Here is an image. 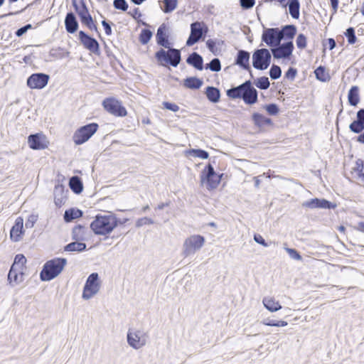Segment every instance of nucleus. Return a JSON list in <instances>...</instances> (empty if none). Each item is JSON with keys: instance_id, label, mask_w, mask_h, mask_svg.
<instances>
[{"instance_id": "nucleus-5", "label": "nucleus", "mask_w": 364, "mask_h": 364, "mask_svg": "<svg viewBox=\"0 0 364 364\" xmlns=\"http://www.w3.org/2000/svg\"><path fill=\"white\" fill-rule=\"evenodd\" d=\"M149 339L147 332L141 329L129 328L127 335V343L135 350H139L144 347Z\"/></svg>"}, {"instance_id": "nucleus-32", "label": "nucleus", "mask_w": 364, "mask_h": 364, "mask_svg": "<svg viewBox=\"0 0 364 364\" xmlns=\"http://www.w3.org/2000/svg\"><path fill=\"white\" fill-rule=\"evenodd\" d=\"M348 99L349 104L352 106H356L358 104L360 98L358 88L357 86H353L350 89L348 95Z\"/></svg>"}, {"instance_id": "nucleus-27", "label": "nucleus", "mask_w": 364, "mask_h": 364, "mask_svg": "<svg viewBox=\"0 0 364 364\" xmlns=\"http://www.w3.org/2000/svg\"><path fill=\"white\" fill-rule=\"evenodd\" d=\"M72 238L76 241H82L85 239V228L78 225L73 228L72 231Z\"/></svg>"}, {"instance_id": "nucleus-63", "label": "nucleus", "mask_w": 364, "mask_h": 364, "mask_svg": "<svg viewBox=\"0 0 364 364\" xmlns=\"http://www.w3.org/2000/svg\"><path fill=\"white\" fill-rule=\"evenodd\" d=\"M262 323L265 326L277 327V321L274 320L265 319L262 321Z\"/></svg>"}, {"instance_id": "nucleus-54", "label": "nucleus", "mask_w": 364, "mask_h": 364, "mask_svg": "<svg viewBox=\"0 0 364 364\" xmlns=\"http://www.w3.org/2000/svg\"><path fill=\"white\" fill-rule=\"evenodd\" d=\"M163 105H164V108H166L168 110H171L172 112H176L179 110V107L176 104H174V103H171L168 102H164Z\"/></svg>"}, {"instance_id": "nucleus-7", "label": "nucleus", "mask_w": 364, "mask_h": 364, "mask_svg": "<svg viewBox=\"0 0 364 364\" xmlns=\"http://www.w3.org/2000/svg\"><path fill=\"white\" fill-rule=\"evenodd\" d=\"M98 124L97 123H90L77 129L73 136V139L76 145H80L88 141L92 136L97 131Z\"/></svg>"}, {"instance_id": "nucleus-52", "label": "nucleus", "mask_w": 364, "mask_h": 364, "mask_svg": "<svg viewBox=\"0 0 364 364\" xmlns=\"http://www.w3.org/2000/svg\"><path fill=\"white\" fill-rule=\"evenodd\" d=\"M154 222L152 219L144 217L137 220V221L136 222V226L137 228H140L145 225H152L154 224Z\"/></svg>"}, {"instance_id": "nucleus-26", "label": "nucleus", "mask_w": 364, "mask_h": 364, "mask_svg": "<svg viewBox=\"0 0 364 364\" xmlns=\"http://www.w3.org/2000/svg\"><path fill=\"white\" fill-rule=\"evenodd\" d=\"M72 4L80 18L89 13L83 0H72Z\"/></svg>"}, {"instance_id": "nucleus-37", "label": "nucleus", "mask_w": 364, "mask_h": 364, "mask_svg": "<svg viewBox=\"0 0 364 364\" xmlns=\"http://www.w3.org/2000/svg\"><path fill=\"white\" fill-rule=\"evenodd\" d=\"M82 215V212L78 209H69L65 210L64 214V220L66 222H70L73 219L80 218Z\"/></svg>"}, {"instance_id": "nucleus-1", "label": "nucleus", "mask_w": 364, "mask_h": 364, "mask_svg": "<svg viewBox=\"0 0 364 364\" xmlns=\"http://www.w3.org/2000/svg\"><path fill=\"white\" fill-rule=\"evenodd\" d=\"M118 225V219L114 214L97 215L90 224L95 235H105L113 231Z\"/></svg>"}, {"instance_id": "nucleus-41", "label": "nucleus", "mask_w": 364, "mask_h": 364, "mask_svg": "<svg viewBox=\"0 0 364 364\" xmlns=\"http://www.w3.org/2000/svg\"><path fill=\"white\" fill-rule=\"evenodd\" d=\"M315 75L318 80L322 82H326L329 79V75L326 73L325 68L319 66L314 71Z\"/></svg>"}, {"instance_id": "nucleus-22", "label": "nucleus", "mask_w": 364, "mask_h": 364, "mask_svg": "<svg viewBox=\"0 0 364 364\" xmlns=\"http://www.w3.org/2000/svg\"><path fill=\"white\" fill-rule=\"evenodd\" d=\"M249 60L250 53L246 50H240L237 53L235 63L243 69L250 71Z\"/></svg>"}, {"instance_id": "nucleus-34", "label": "nucleus", "mask_w": 364, "mask_h": 364, "mask_svg": "<svg viewBox=\"0 0 364 364\" xmlns=\"http://www.w3.org/2000/svg\"><path fill=\"white\" fill-rule=\"evenodd\" d=\"M252 119L255 124L259 127L272 124V119L270 118L266 117L259 113L253 114Z\"/></svg>"}, {"instance_id": "nucleus-25", "label": "nucleus", "mask_w": 364, "mask_h": 364, "mask_svg": "<svg viewBox=\"0 0 364 364\" xmlns=\"http://www.w3.org/2000/svg\"><path fill=\"white\" fill-rule=\"evenodd\" d=\"M264 307L271 312H275L282 309V306L279 301H276L274 298L267 296L262 300Z\"/></svg>"}, {"instance_id": "nucleus-43", "label": "nucleus", "mask_w": 364, "mask_h": 364, "mask_svg": "<svg viewBox=\"0 0 364 364\" xmlns=\"http://www.w3.org/2000/svg\"><path fill=\"white\" fill-rule=\"evenodd\" d=\"M255 84L261 90H267L270 85L268 77L264 76L259 77L257 81L255 82Z\"/></svg>"}, {"instance_id": "nucleus-53", "label": "nucleus", "mask_w": 364, "mask_h": 364, "mask_svg": "<svg viewBox=\"0 0 364 364\" xmlns=\"http://www.w3.org/2000/svg\"><path fill=\"white\" fill-rule=\"evenodd\" d=\"M265 109L270 115H276L279 112V108L276 104L267 105Z\"/></svg>"}, {"instance_id": "nucleus-19", "label": "nucleus", "mask_w": 364, "mask_h": 364, "mask_svg": "<svg viewBox=\"0 0 364 364\" xmlns=\"http://www.w3.org/2000/svg\"><path fill=\"white\" fill-rule=\"evenodd\" d=\"M303 206L314 208L333 209L336 207V204L326 199L313 198L303 203Z\"/></svg>"}, {"instance_id": "nucleus-59", "label": "nucleus", "mask_w": 364, "mask_h": 364, "mask_svg": "<svg viewBox=\"0 0 364 364\" xmlns=\"http://www.w3.org/2000/svg\"><path fill=\"white\" fill-rule=\"evenodd\" d=\"M254 240L257 243L260 244L264 247H268V244L260 235H255Z\"/></svg>"}, {"instance_id": "nucleus-35", "label": "nucleus", "mask_w": 364, "mask_h": 364, "mask_svg": "<svg viewBox=\"0 0 364 364\" xmlns=\"http://www.w3.org/2000/svg\"><path fill=\"white\" fill-rule=\"evenodd\" d=\"M245 82L241 84L239 86L232 87L231 89H229L227 91V95L232 99H237V98H242V92L245 88Z\"/></svg>"}, {"instance_id": "nucleus-6", "label": "nucleus", "mask_w": 364, "mask_h": 364, "mask_svg": "<svg viewBox=\"0 0 364 364\" xmlns=\"http://www.w3.org/2000/svg\"><path fill=\"white\" fill-rule=\"evenodd\" d=\"M222 174L217 173L213 166L208 164L200 173V182L205 184L209 190L215 189L219 185L221 180Z\"/></svg>"}, {"instance_id": "nucleus-60", "label": "nucleus", "mask_w": 364, "mask_h": 364, "mask_svg": "<svg viewBox=\"0 0 364 364\" xmlns=\"http://www.w3.org/2000/svg\"><path fill=\"white\" fill-rule=\"evenodd\" d=\"M102 25L104 27L105 33L107 36H110L112 34V28L109 23L104 20L102 21Z\"/></svg>"}, {"instance_id": "nucleus-51", "label": "nucleus", "mask_w": 364, "mask_h": 364, "mask_svg": "<svg viewBox=\"0 0 364 364\" xmlns=\"http://www.w3.org/2000/svg\"><path fill=\"white\" fill-rule=\"evenodd\" d=\"M285 250L289 254V257L295 260H301L302 257L300 254L295 250L292 248L286 247Z\"/></svg>"}, {"instance_id": "nucleus-24", "label": "nucleus", "mask_w": 364, "mask_h": 364, "mask_svg": "<svg viewBox=\"0 0 364 364\" xmlns=\"http://www.w3.org/2000/svg\"><path fill=\"white\" fill-rule=\"evenodd\" d=\"M186 63L188 65H192L195 68L199 70H202L203 68V60L201 55H200L198 53L194 52L189 55V56L186 59Z\"/></svg>"}, {"instance_id": "nucleus-42", "label": "nucleus", "mask_w": 364, "mask_h": 364, "mask_svg": "<svg viewBox=\"0 0 364 364\" xmlns=\"http://www.w3.org/2000/svg\"><path fill=\"white\" fill-rule=\"evenodd\" d=\"M152 37V32L149 29H142L139 35V41L141 44L146 45Z\"/></svg>"}, {"instance_id": "nucleus-10", "label": "nucleus", "mask_w": 364, "mask_h": 364, "mask_svg": "<svg viewBox=\"0 0 364 364\" xmlns=\"http://www.w3.org/2000/svg\"><path fill=\"white\" fill-rule=\"evenodd\" d=\"M205 243V238L200 235H193L187 237L183 243V255L188 257L194 255Z\"/></svg>"}, {"instance_id": "nucleus-31", "label": "nucleus", "mask_w": 364, "mask_h": 364, "mask_svg": "<svg viewBox=\"0 0 364 364\" xmlns=\"http://www.w3.org/2000/svg\"><path fill=\"white\" fill-rule=\"evenodd\" d=\"M86 249V244L79 241L73 242L65 246L64 250L67 252H82Z\"/></svg>"}, {"instance_id": "nucleus-12", "label": "nucleus", "mask_w": 364, "mask_h": 364, "mask_svg": "<svg viewBox=\"0 0 364 364\" xmlns=\"http://www.w3.org/2000/svg\"><path fill=\"white\" fill-rule=\"evenodd\" d=\"M282 40V36L277 28H266L262 35V41L272 48L279 46Z\"/></svg>"}, {"instance_id": "nucleus-4", "label": "nucleus", "mask_w": 364, "mask_h": 364, "mask_svg": "<svg viewBox=\"0 0 364 364\" xmlns=\"http://www.w3.org/2000/svg\"><path fill=\"white\" fill-rule=\"evenodd\" d=\"M165 50L161 48L155 53V58L159 65L166 66L167 64L176 68L181 60V51L178 49L171 48Z\"/></svg>"}, {"instance_id": "nucleus-18", "label": "nucleus", "mask_w": 364, "mask_h": 364, "mask_svg": "<svg viewBox=\"0 0 364 364\" xmlns=\"http://www.w3.org/2000/svg\"><path fill=\"white\" fill-rule=\"evenodd\" d=\"M203 35V28L200 22H194L191 25V34L186 41V46H191L196 43Z\"/></svg>"}, {"instance_id": "nucleus-48", "label": "nucleus", "mask_w": 364, "mask_h": 364, "mask_svg": "<svg viewBox=\"0 0 364 364\" xmlns=\"http://www.w3.org/2000/svg\"><path fill=\"white\" fill-rule=\"evenodd\" d=\"M345 35L348 39V42L349 44H353L356 42L357 38H356V36L355 34V30L353 28H352V27L348 28L346 30Z\"/></svg>"}, {"instance_id": "nucleus-64", "label": "nucleus", "mask_w": 364, "mask_h": 364, "mask_svg": "<svg viewBox=\"0 0 364 364\" xmlns=\"http://www.w3.org/2000/svg\"><path fill=\"white\" fill-rule=\"evenodd\" d=\"M328 44L330 50H333L336 47V41L333 38L328 39Z\"/></svg>"}, {"instance_id": "nucleus-49", "label": "nucleus", "mask_w": 364, "mask_h": 364, "mask_svg": "<svg viewBox=\"0 0 364 364\" xmlns=\"http://www.w3.org/2000/svg\"><path fill=\"white\" fill-rule=\"evenodd\" d=\"M296 43L299 49L305 48L306 47V37L302 33L299 34L296 38Z\"/></svg>"}, {"instance_id": "nucleus-39", "label": "nucleus", "mask_w": 364, "mask_h": 364, "mask_svg": "<svg viewBox=\"0 0 364 364\" xmlns=\"http://www.w3.org/2000/svg\"><path fill=\"white\" fill-rule=\"evenodd\" d=\"M358 179L364 181V164L363 161L358 159L356 161L355 167L353 168Z\"/></svg>"}, {"instance_id": "nucleus-3", "label": "nucleus", "mask_w": 364, "mask_h": 364, "mask_svg": "<svg viewBox=\"0 0 364 364\" xmlns=\"http://www.w3.org/2000/svg\"><path fill=\"white\" fill-rule=\"evenodd\" d=\"M67 264L65 258H54L47 261L41 272L40 277L42 281H50L59 275Z\"/></svg>"}, {"instance_id": "nucleus-47", "label": "nucleus", "mask_w": 364, "mask_h": 364, "mask_svg": "<svg viewBox=\"0 0 364 364\" xmlns=\"http://www.w3.org/2000/svg\"><path fill=\"white\" fill-rule=\"evenodd\" d=\"M282 70L279 66L273 65L269 70V76L272 80H277L281 77Z\"/></svg>"}, {"instance_id": "nucleus-16", "label": "nucleus", "mask_w": 364, "mask_h": 364, "mask_svg": "<svg viewBox=\"0 0 364 364\" xmlns=\"http://www.w3.org/2000/svg\"><path fill=\"white\" fill-rule=\"evenodd\" d=\"M28 144L33 150L43 149L47 147V141L45 135L41 133L31 134L28 137Z\"/></svg>"}, {"instance_id": "nucleus-58", "label": "nucleus", "mask_w": 364, "mask_h": 364, "mask_svg": "<svg viewBox=\"0 0 364 364\" xmlns=\"http://www.w3.org/2000/svg\"><path fill=\"white\" fill-rule=\"evenodd\" d=\"M296 73L297 71L295 68H289V70L285 73V77L288 79L293 80L295 78Z\"/></svg>"}, {"instance_id": "nucleus-36", "label": "nucleus", "mask_w": 364, "mask_h": 364, "mask_svg": "<svg viewBox=\"0 0 364 364\" xmlns=\"http://www.w3.org/2000/svg\"><path fill=\"white\" fill-rule=\"evenodd\" d=\"M185 154L186 156L198 157L202 159H207L209 156L208 152L202 149H191L186 151Z\"/></svg>"}, {"instance_id": "nucleus-28", "label": "nucleus", "mask_w": 364, "mask_h": 364, "mask_svg": "<svg viewBox=\"0 0 364 364\" xmlns=\"http://www.w3.org/2000/svg\"><path fill=\"white\" fill-rule=\"evenodd\" d=\"M206 97L211 102L216 103L219 101L220 93V90L214 87H208L206 88Z\"/></svg>"}, {"instance_id": "nucleus-14", "label": "nucleus", "mask_w": 364, "mask_h": 364, "mask_svg": "<svg viewBox=\"0 0 364 364\" xmlns=\"http://www.w3.org/2000/svg\"><path fill=\"white\" fill-rule=\"evenodd\" d=\"M294 50V44L292 41H289L271 48V52L274 58H289Z\"/></svg>"}, {"instance_id": "nucleus-21", "label": "nucleus", "mask_w": 364, "mask_h": 364, "mask_svg": "<svg viewBox=\"0 0 364 364\" xmlns=\"http://www.w3.org/2000/svg\"><path fill=\"white\" fill-rule=\"evenodd\" d=\"M167 28L164 23L161 24L156 33V42L157 43L165 48H169V46H171V43L168 41V36L166 33Z\"/></svg>"}, {"instance_id": "nucleus-55", "label": "nucleus", "mask_w": 364, "mask_h": 364, "mask_svg": "<svg viewBox=\"0 0 364 364\" xmlns=\"http://www.w3.org/2000/svg\"><path fill=\"white\" fill-rule=\"evenodd\" d=\"M37 221V216L31 215L26 221L25 226L26 228H32Z\"/></svg>"}, {"instance_id": "nucleus-61", "label": "nucleus", "mask_w": 364, "mask_h": 364, "mask_svg": "<svg viewBox=\"0 0 364 364\" xmlns=\"http://www.w3.org/2000/svg\"><path fill=\"white\" fill-rule=\"evenodd\" d=\"M206 46L212 53H214V48L215 46V42L212 39H208L206 41Z\"/></svg>"}, {"instance_id": "nucleus-11", "label": "nucleus", "mask_w": 364, "mask_h": 364, "mask_svg": "<svg viewBox=\"0 0 364 364\" xmlns=\"http://www.w3.org/2000/svg\"><path fill=\"white\" fill-rule=\"evenodd\" d=\"M102 105L106 111L117 117H124L127 112L122 103L114 98H106Z\"/></svg>"}, {"instance_id": "nucleus-45", "label": "nucleus", "mask_w": 364, "mask_h": 364, "mask_svg": "<svg viewBox=\"0 0 364 364\" xmlns=\"http://www.w3.org/2000/svg\"><path fill=\"white\" fill-rule=\"evenodd\" d=\"M349 129L351 132L359 134L364 129V124L356 119L350 124Z\"/></svg>"}, {"instance_id": "nucleus-13", "label": "nucleus", "mask_w": 364, "mask_h": 364, "mask_svg": "<svg viewBox=\"0 0 364 364\" xmlns=\"http://www.w3.org/2000/svg\"><path fill=\"white\" fill-rule=\"evenodd\" d=\"M49 78V75L45 73H33L28 77L27 85L31 89L41 90L47 85Z\"/></svg>"}, {"instance_id": "nucleus-30", "label": "nucleus", "mask_w": 364, "mask_h": 364, "mask_svg": "<svg viewBox=\"0 0 364 364\" xmlns=\"http://www.w3.org/2000/svg\"><path fill=\"white\" fill-rule=\"evenodd\" d=\"M289 11L293 18L298 19L299 17L300 4L299 0H289Z\"/></svg>"}, {"instance_id": "nucleus-9", "label": "nucleus", "mask_w": 364, "mask_h": 364, "mask_svg": "<svg viewBox=\"0 0 364 364\" xmlns=\"http://www.w3.org/2000/svg\"><path fill=\"white\" fill-rule=\"evenodd\" d=\"M271 53L267 48L256 50L252 55V65L255 69L266 70L271 63Z\"/></svg>"}, {"instance_id": "nucleus-62", "label": "nucleus", "mask_w": 364, "mask_h": 364, "mask_svg": "<svg viewBox=\"0 0 364 364\" xmlns=\"http://www.w3.org/2000/svg\"><path fill=\"white\" fill-rule=\"evenodd\" d=\"M357 119L364 124V109H361L357 112Z\"/></svg>"}, {"instance_id": "nucleus-8", "label": "nucleus", "mask_w": 364, "mask_h": 364, "mask_svg": "<svg viewBox=\"0 0 364 364\" xmlns=\"http://www.w3.org/2000/svg\"><path fill=\"white\" fill-rule=\"evenodd\" d=\"M100 289L99 275L94 272L89 275L83 287L82 297L85 300H89L96 295Z\"/></svg>"}, {"instance_id": "nucleus-38", "label": "nucleus", "mask_w": 364, "mask_h": 364, "mask_svg": "<svg viewBox=\"0 0 364 364\" xmlns=\"http://www.w3.org/2000/svg\"><path fill=\"white\" fill-rule=\"evenodd\" d=\"M202 84V80L195 77H188L184 80V86L190 89H198Z\"/></svg>"}, {"instance_id": "nucleus-33", "label": "nucleus", "mask_w": 364, "mask_h": 364, "mask_svg": "<svg viewBox=\"0 0 364 364\" xmlns=\"http://www.w3.org/2000/svg\"><path fill=\"white\" fill-rule=\"evenodd\" d=\"M282 39L284 38L292 39L296 33V28L294 25H287L279 30Z\"/></svg>"}, {"instance_id": "nucleus-40", "label": "nucleus", "mask_w": 364, "mask_h": 364, "mask_svg": "<svg viewBox=\"0 0 364 364\" xmlns=\"http://www.w3.org/2000/svg\"><path fill=\"white\" fill-rule=\"evenodd\" d=\"M80 21H81V23L82 24L85 25L89 29L94 30V31L97 30V28L96 25L94 23L93 19H92L91 15L90 14V13H88L87 14L84 15L82 17H81Z\"/></svg>"}, {"instance_id": "nucleus-57", "label": "nucleus", "mask_w": 364, "mask_h": 364, "mask_svg": "<svg viewBox=\"0 0 364 364\" xmlns=\"http://www.w3.org/2000/svg\"><path fill=\"white\" fill-rule=\"evenodd\" d=\"M31 28H32V26L31 24H26L24 26L18 28L16 31V36L20 37V36H23L24 33H26Z\"/></svg>"}, {"instance_id": "nucleus-50", "label": "nucleus", "mask_w": 364, "mask_h": 364, "mask_svg": "<svg viewBox=\"0 0 364 364\" xmlns=\"http://www.w3.org/2000/svg\"><path fill=\"white\" fill-rule=\"evenodd\" d=\"M113 6L116 9L126 11L128 8L127 3L125 0H114Z\"/></svg>"}, {"instance_id": "nucleus-23", "label": "nucleus", "mask_w": 364, "mask_h": 364, "mask_svg": "<svg viewBox=\"0 0 364 364\" xmlns=\"http://www.w3.org/2000/svg\"><path fill=\"white\" fill-rule=\"evenodd\" d=\"M65 26L69 33H74L77 30L78 23L73 12L67 14L65 18Z\"/></svg>"}, {"instance_id": "nucleus-17", "label": "nucleus", "mask_w": 364, "mask_h": 364, "mask_svg": "<svg viewBox=\"0 0 364 364\" xmlns=\"http://www.w3.org/2000/svg\"><path fill=\"white\" fill-rule=\"evenodd\" d=\"M245 88L242 92V100L247 105L255 104L257 101V91L252 86L250 80L245 82Z\"/></svg>"}, {"instance_id": "nucleus-44", "label": "nucleus", "mask_w": 364, "mask_h": 364, "mask_svg": "<svg viewBox=\"0 0 364 364\" xmlns=\"http://www.w3.org/2000/svg\"><path fill=\"white\" fill-rule=\"evenodd\" d=\"M206 69H210L213 72H218L221 70L220 61L218 58H213L209 63L206 65Z\"/></svg>"}, {"instance_id": "nucleus-56", "label": "nucleus", "mask_w": 364, "mask_h": 364, "mask_svg": "<svg viewBox=\"0 0 364 364\" xmlns=\"http://www.w3.org/2000/svg\"><path fill=\"white\" fill-rule=\"evenodd\" d=\"M241 6L245 9H249L255 5V0H240Z\"/></svg>"}, {"instance_id": "nucleus-2", "label": "nucleus", "mask_w": 364, "mask_h": 364, "mask_svg": "<svg viewBox=\"0 0 364 364\" xmlns=\"http://www.w3.org/2000/svg\"><path fill=\"white\" fill-rule=\"evenodd\" d=\"M26 258L24 255L21 254L16 255L14 262L8 274V281L12 287L23 282L26 269Z\"/></svg>"}, {"instance_id": "nucleus-20", "label": "nucleus", "mask_w": 364, "mask_h": 364, "mask_svg": "<svg viewBox=\"0 0 364 364\" xmlns=\"http://www.w3.org/2000/svg\"><path fill=\"white\" fill-rule=\"evenodd\" d=\"M23 219L21 217H18L10 231V238L12 241L18 242L21 240L23 233Z\"/></svg>"}, {"instance_id": "nucleus-29", "label": "nucleus", "mask_w": 364, "mask_h": 364, "mask_svg": "<svg viewBox=\"0 0 364 364\" xmlns=\"http://www.w3.org/2000/svg\"><path fill=\"white\" fill-rule=\"evenodd\" d=\"M70 189L75 193L78 194L82 191V183L78 176H73L69 181Z\"/></svg>"}, {"instance_id": "nucleus-46", "label": "nucleus", "mask_w": 364, "mask_h": 364, "mask_svg": "<svg viewBox=\"0 0 364 364\" xmlns=\"http://www.w3.org/2000/svg\"><path fill=\"white\" fill-rule=\"evenodd\" d=\"M165 13H170L173 11L177 6V0H164Z\"/></svg>"}, {"instance_id": "nucleus-15", "label": "nucleus", "mask_w": 364, "mask_h": 364, "mask_svg": "<svg viewBox=\"0 0 364 364\" xmlns=\"http://www.w3.org/2000/svg\"><path fill=\"white\" fill-rule=\"evenodd\" d=\"M79 39L86 49L95 54L99 53L100 46L96 39L90 37L82 31L79 32Z\"/></svg>"}]
</instances>
